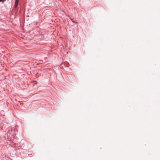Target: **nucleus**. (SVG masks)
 <instances>
[{"mask_svg": "<svg viewBox=\"0 0 160 160\" xmlns=\"http://www.w3.org/2000/svg\"><path fill=\"white\" fill-rule=\"evenodd\" d=\"M6 0H0V2H3L5 1Z\"/></svg>", "mask_w": 160, "mask_h": 160, "instance_id": "nucleus-2", "label": "nucleus"}, {"mask_svg": "<svg viewBox=\"0 0 160 160\" xmlns=\"http://www.w3.org/2000/svg\"><path fill=\"white\" fill-rule=\"evenodd\" d=\"M18 2H19V0H15V6H14V7L15 8H16L17 5H18Z\"/></svg>", "mask_w": 160, "mask_h": 160, "instance_id": "nucleus-1", "label": "nucleus"}]
</instances>
